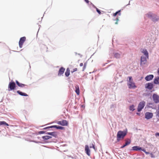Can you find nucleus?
Listing matches in <instances>:
<instances>
[{"mask_svg": "<svg viewBox=\"0 0 159 159\" xmlns=\"http://www.w3.org/2000/svg\"><path fill=\"white\" fill-rule=\"evenodd\" d=\"M145 16L153 22H156L159 20V17L152 12H149Z\"/></svg>", "mask_w": 159, "mask_h": 159, "instance_id": "f257e3e1", "label": "nucleus"}, {"mask_svg": "<svg viewBox=\"0 0 159 159\" xmlns=\"http://www.w3.org/2000/svg\"><path fill=\"white\" fill-rule=\"evenodd\" d=\"M127 134V132L125 131H119L117 134V141H119L121 139H124Z\"/></svg>", "mask_w": 159, "mask_h": 159, "instance_id": "f03ea898", "label": "nucleus"}, {"mask_svg": "<svg viewBox=\"0 0 159 159\" xmlns=\"http://www.w3.org/2000/svg\"><path fill=\"white\" fill-rule=\"evenodd\" d=\"M145 104V102L143 101L140 102L139 104L138 107V111L139 112L141 111L144 107Z\"/></svg>", "mask_w": 159, "mask_h": 159, "instance_id": "7ed1b4c3", "label": "nucleus"}, {"mask_svg": "<svg viewBox=\"0 0 159 159\" xmlns=\"http://www.w3.org/2000/svg\"><path fill=\"white\" fill-rule=\"evenodd\" d=\"M147 57L144 56H141L140 59V65L141 66H143L146 63L147 61Z\"/></svg>", "mask_w": 159, "mask_h": 159, "instance_id": "20e7f679", "label": "nucleus"}, {"mask_svg": "<svg viewBox=\"0 0 159 159\" xmlns=\"http://www.w3.org/2000/svg\"><path fill=\"white\" fill-rule=\"evenodd\" d=\"M152 98L154 102L157 103L159 102V96L155 94H154L152 95Z\"/></svg>", "mask_w": 159, "mask_h": 159, "instance_id": "39448f33", "label": "nucleus"}, {"mask_svg": "<svg viewBox=\"0 0 159 159\" xmlns=\"http://www.w3.org/2000/svg\"><path fill=\"white\" fill-rule=\"evenodd\" d=\"M26 40V37H21L19 41V46L20 48H21L24 42Z\"/></svg>", "mask_w": 159, "mask_h": 159, "instance_id": "423d86ee", "label": "nucleus"}, {"mask_svg": "<svg viewBox=\"0 0 159 159\" xmlns=\"http://www.w3.org/2000/svg\"><path fill=\"white\" fill-rule=\"evenodd\" d=\"M153 116V113L152 112H146L145 113V117L147 119H149L152 118Z\"/></svg>", "mask_w": 159, "mask_h": 159, "instance_id": "0eeeda50", "label": "nucleus"}, {"mask_svg": "<svg viewBox=\"0 0 159 159\" xmlns=\"http://www.w3.org/2000/svg\"><path fill=\"white\" fill-rule=\"evenodd\" d=\"M57 123L62 126H66L68 124V122L66 120H64L58 121Z\"/></svg>", "mask_w": 159, "mask_h": 159, "instance_id": "6e6552de", "label": "nucleus"}, {"mask_svg": "<svg viewBox=\"0 0 159 159\" xmlns=\"http://www.w3.org/2000/svg\"><path fill=\"white\" fill-rule=\"evenodd\" d=\"M56 128L57 129H61V130L63 129H64V128L63 127L60 126H57V125H52L51 126L47 127L46 128H44V129H48V128Z\"/></svg>", "mask_w": 159, "mask_h": 159, "instance_id": "1a4fd4ad", "label": "nucleus"}, {"mask_svg": "<svg viewBox=\"0 0 159 159\" xmlns=\"http://www.w3.org/2000/svg\"><path fill=\"white\" fill-rule=\"evenodd\" d=\"M132 80H129L128 82V85L129 88H134L136 87L134 83L132 82Z\"/></svg>", "mask_w": 159, "mask_h": 159, "instance_id": "9d476101", "label": "nucleus"}, {"mask_svg": "<svg viewBox=\"0 0 159 159\" xmlns=\"http://www.w3.org/2000/svg\"><path fill=\"white\" fill-rule=\"evenodd\" d=\"M65 68L63 67H61L58 71V76H61L63 75V73L64 72V71H65Z\"/></svg>", "mask_w": 159, "mask_h": 159, "instance_id": "9b49d317", "label": "nucleus"}, {"mask_svg": "<svg viewBox=\"0 0 159 159\" xmlns=\"http://www.w3.org/2000/svg\"><path fill=\"white\" fill-rule=\"evenodd\" d=\"M16 84L14 82H12L9 83V88L11 90H13L15 89Z\"/></svg>", "mask_w": 159, "mask_h": 159, "instance_id": "f8f14e48", "label": "nucleus"}, {"mask_svg": "<svg viewBox=\"0 0 159 159\" xmlns=\"http://www.w3.org/2000/svg\"><path fill=\"white\" fill-rule=\"evenodd\" d=\"M85 151L86 154L89 156H90V150L89 149V147L88 145H86L85 148Z\"/></svg>", "mask_w": 159, "mask_h": 159, "instance_id": "ddd939ff", "label": "nucleus"}, {"mask_svg": "<svg viewBox=\"0 0 159 159\" xmlns=\"http://www.w3.org/2000/svg\"><path fill=\"white\" fill-rule=\"evenodd\" d=\"M153 85L152 83L146 84L145 85V87L148 89L151 90L153 88Z\"/></svg>", "mask_w": 159, "mask_h": 159, "instance_id": "4468645a", "label": "nucleus"}, {"mask_svg": "<svg viewBox=\"0 0 159 159\" xmlns=\"http://www.w3.org/2000/svg\"><path fill=\"white\" fill-rule=\"evenodd\" d=\"M125 144H124L121 147V148H124L126 146L129 145L131 143V140L130 139H127L125 140Z\"/></svg>", "mask_w": 159, "mask_h": 159, "instance_id": "2eb2a0df", "label": "nucleus"}, {"mask_svg": "<svg viewBox=\"0 0 159 159\" xmlns=\"http://www.w3.org/2000/svg\"><path fill=\"white\" fill-rule=\"evenodd\" d=\"M142 149L141 148L138 146H135L132 147V150L134 151L142 150Z\"/></svg>", "mask_w": 159, "mask_h": 159, "instance_id": "dca6fc26", "label": "nucleus"}, {"mask_svg": "<svg viewBox=\"0 0 159 159\" xmlns=\"http://www.w3.org/2000/svg\"><path fill=\"white\" fill-rule=\"evenodd\" d=\"M153 77L154 76L153 75H149L145 77V80H152Z\"/></svg>", "mask_w": 159, "mask_h": 159, "instance_id": "f3484780", "label": "nucleus"}, {"mask_svg": "<svg viewBox=\"0 0 159 159\" xmlns=\"http://www.w3.org/2000/svg\"><path fill=\"white\" fill-rule=\"evenodd\" d=\"M142 52L147 58H148V53L146 49H143L142 51Z\"/></svg>", "mask_w": 159, "mask_h": 159, "instance_id": "a211bd4d", "label": "nucleus"}, {"mask_svg": "<svg viewBox=\"0 0 159 159\" xmlns=\"http://www.w3.org/2000/svg\"><path fill=\"white\" fill-rule=\"evenodd\" d=\"M120 52H115L114 53V57L116 58H119L120 57Z\"/></svg>", "mask_w": 159, "mask_h": 159, "instance_id": "6ab92c4d", "label": "nucleus"}, {"mask_svg": "<svg viewBox=\"0 0 159 159\" xmlns=\"http://www.w3.org/2000/svg\"><path fill=\"white\" fill-rule=\"evenodd\" d=\"M121 75L120 73H119L118 72L114 76L115 80H117V79H120L121 78Z\"/></svg>", "mask_w": 159, "mask_h": 159, "instance_id": "aec40b11", "label": "nucleus"}, {"mask_svg": "<svg viewBox=\"0 0 159 159\" xmlns=\"http://www.w3.org/2000/svg\"><path fill=\"white\" fill-rule=\"evenodd\" d=\"M75 92L77 95H79L80 94V89L79 88L78 85H76L75 86Z\"/></svg>", "mask_w": 159, "mask_h": 159, "instance_id": "412c9836", "label": "nucleus"}, {"mask_svg": "<svg viewBox=\"0 0 159 159\" xmlns=\"http://www.w3.org/2000/svg\"><path fill=\"white\" fill-rule=\"evenodd\" d=\"M17 92L19 94H20V95L23 96H28V95L27 94H26V93H23L21 92L19 90L17 91Z\"/></svg>", "mask_w": 159, "mask_h": 159, "instance_id": "4be33fe9", "label": "nucleus"}, {"mask_svg": "<svg viewBox=\"0 0 159 159\" xmlns=\"http://www.w3.org/2000/svg\"><path fill=\"white\" fill-rule=\"evenodd\" d=\"M70 74V70L69 68H67L65 72V75L66 77H68L69 75Z\"/></svg>", "mask_w": 159, "mask_h": 159, "instance_id": "5701e85b", "label": "nucleus"}, {"mask_svg": "<svg viewBox=\"0 0 159 159\" xmlns=\"http://www.w3.org/2000/svg\"><path fill=\"white\" fill-rule=\"evenodd\" d=\"M6 125L7 126H9V125L6 122L4 121H0V125Z\"/></svg>", "mask_w": 159, "mask_h": 159, "instance_id": "b1692460", "label": "nucleus"}, {"mask_svg": "<svg viewBox=\"0 0 159 159\" xmlns=\"http://www.w3.org/2000/svg\"><path fill=\"white\" fill-rule=\"evenodd\" d=\"M120 12V10L116 11L115 13H114L113 16H115L117 14H118L120 16L121 15V13Z\"/></svg>", "mask_w": 159, "mask_h": 159, "instance_id": "393cba45", "label": "nucleus"}, {"mask_svg": "<svg viewBox=\"0 0 159 159\" xmlns=\"http://www.w3.org/2000/svg\"><path fill=\"white\" fill-rule=\"evenodd\" d=\"M51 137L50 136L46 135V136H43L42 138L43 139L47 140V139H50Z\"/></svg>", "mask_w": 159, "mask_h": 159, "instance_id": "a878e982", "label": "nucleus"}, {"mask_svg": "<svg viewBox=\"0 0 159 159\" xmlns=\"http://www.w3.org/2000/svg\"><path fill=\"white\" fill-rule=\"evenodd\" d=\"M16 83L18 86L21 87H23L25 86V85L22 84H20L18 81H16Z\"/></svg>", "mask_w": 159, "mask_h": 159, "instance_id": "bb28decb", "label": "nucleus"}, {"mask_svg": "<svg viewBox=\"0 0 159 159\" xmlns=\"http://www.w3.org/2000/svg\"><path fill=\"white\" fill-rule=\"evenodd\" d=\"M134 105L130 106L129 107V110L131 111H133L134 110Z\"/></svg>", "mask_w": 159, "mask_h": 159, "instance_id": "cd10ccee", "label": "nucleus"}, {"mask_svg": "<svg viewBox=\"0 0 159 159\" xmlns=\"http://www.w3.org/2000/svg\"><path fill=\"white\" fill-rule=\"evenodd\" d=\"M95 8L96 9V11L99 14H101V11L98 8H97L96 7V8Z\"/></svg>", "mask_w": 159, "mask_h": 159, "instance_id": "c85d7f7f", "label": "nucleus"}, {"mask_svg": "<svg viewBox=\"0 0 159 159\" xmlns=\"http://www.w3.org/2000/svg\"><path fill=\"white\" fill-rule=\"evenodd\" d=\"M154 83L155 84H159V80H154Z\"/></svg>", "mask_w": 159, "mask_h": 159, "instance_id": "c756f323", "label": "nucleus"}, {"mask_svg": "<svg viewBox=\"0 0 159 159\" xmlns=\"http://www.w3.org/2000/svg\"><path fill=\"white\" fill-rule=\"evenodd\" d=\"M54 133V132H48L47 133V134L51 135H53Z\"/></svg>", "mask_w": 159, "mask_h": 159, "instance_id": "7c9ffc66", "label": "nucleus"}, {"mask_svg": "<svg viewBox=\"0 0 159 159\" xmlns=\"http://www.w3.org/2000/svg\"><path fill=\"white\" fill-rule=\"evenodd\" d=\"M142 151H143V152H144L146 153V154H149V152H147L145 150V149H142Z\"/></svg>", "mask_w": 159, "mask_h": 159, "instance_id": "2f4dec72", "label": "nucleus"}, {"mask_svg": "<svg viewBox=\"0 0 159 159\" xmlns=\"http://www.w3.org/2000/svg\"><path fill=\"white\" fill-rule=\"evenodd\" d=\"M77 70V69L76 68H74L73 69V71H71L72 73H73L74 72H75Z\"/></svg>", "mask_w": 159, "mask_h": 159, "instance_id": "473e14b6", "label": "nucleus"}, {"mask_svg": "<svg viewBox=\"0 0 159 159\" xmlns=\"http://www.w3.org/2000/svg\"><path fill=\"white\" fill-rule=\"evenodd\" d=\"M150 155L152 158H154L155 157V156L152 153H151Z\"/></svg>", "mask_w": 159, "mask_h": 159, "instance_id": "72a5a7b5", "label": "nucleus"}, {"mask_svg": "<svg viewBox=\"0 0 159 159\" xmlns=\"http://www.w3.org/2000/svg\"><path fill=\"white\" fill-rule=\"evenodd\" d=\"M44 133H45V132H44V131H39V134H44Z\"/></svg>", "mask_w": 159, "mask_h": 159, "instance_id": "f704fd0d", "label": "nucleus"}, {"mask_svg": "<svg viewBox=\"0 0 159 159\" xmlns=\"http://www.w3.org/2000/svg\"><path fill=\"white\" fill-rule=\"evenodd\" d=\"M93 148L95 150V146L94 145L92 144V147L91 146H90V148Z\"/></svg>", "mask_w": 159, "mask_h": 159, "instance_id": "c9c22d12", "label": "nucleus"}, {"mask_svg": "<svg viewBox=\"0 0 159 159\" xmlns=\"http://www.w3.org/2000/svg\"><path fill=\"white\" fill-rule=\"evenodd\" d=\"M90 4L93 7L96 8V7L91 2H90Z\"/></svg>", "mask_w": 159, "mask_h": 159, "instance_id": "e433bc0d", "label": "nucleus"}, {"mask_svg": "<svg viewBox=\"0 0 159 159\" xmlns=\"http://www.w3.org/2000/svg\"><path fill=\"white\" fill-rule=\"evenodd\" d=\"M132 80V77L131 76H129L127 77V80Z\"/></svg>", "mask_w": 159, "mask_h": 159, "instance_id": "4c0bfd02", "label": "nucleus"}, {"mask_svg": "<svg viewBox=\"0 0 159 159\" xmlns=\"http://www.w3.org/2000/svg\"><path fill=\"white\" fill-rule=\"evenodd\" d=\"M116 20L117 21L116 22L115 24H117V21L119 20V19H118L117 18H116Z\"/></svg>", "mask_w": 159, "mask_h": 159, "instance_id": "58836bf2", "label": "nucleus"}, {"mask_svg": "<svg viewBox=\"0 0 159 159\" xmlns=\"http://www.w3.org/2000/svg\"><path fill=\"white\" fill-rule=\"evenodd\" d=\"M154 80H159V76H157V77H156L154 79Z\"/></svg>", "mask_w": 159, "mask_h": 159, "instance_id": "ea45409f", "label": "nucleus"}, {"mask_svg": "<svg viewBox=\"0 0 159 159\" xmlns=\"http://www.w3.org/2000/svg\"><path fill=\"white\" fill-rule=\"evenodd\" d=\"M155 135L156 136H159V133H156Z\"/></svg>", "mask_w": 159, "mask_h": 159, "instance_id": "a19ab883", "label": "nucleus"}, {"mask_svg": "<svg viewBox=\"0 0 159 159\" xmlns=\"http://www.w3.org/2000/svg\"><path fill=\"white\" fill-rule=\"evenodd\" d=\"M84 1L87 3H89V2L88 0H84Z\"/></svg>", "mask_w": 159, "mask_h": 159, "instance_id": "79ce46f5", "label": "nucleus"}, {"mask_svg": "<svg viewBox=\"0 0 159 159\" xmlns=\"http://www.w3.org/2000/svg\"><path fill=\"white\" fill-rule=\"evenodd\" d=\"M80 66H83V63H80Z\"/></svg>", "mask_w": 159, "mask_h": 159, "instance_id": "37998d69", "label": "nucleus"}, {"mask_svg": "<svg viewBox=\"0 0 159 159\" xmlns=\"http://www.w3.org/2000/svg\"><path fill=\"white\" fill-rule=\"evenodd\" d=\"M79 56H80V57H81L82 56V55H81L80 54V53H78V54Z\"/></svg>", "mask_w": 159, "mask_h": 159, "instance_id": "c03bdc74", "label": "nucleus"}, {"mask_svg": "<svg viewBox=\"0 0 159 159\" xmlns=\"http://www.w3.org/2000/svg\"><path fill=\"white\" fill-rule=\"evenodd\" d=\"M85 68H86V66H84L83 67V70H84L85 69Z\"/></svg>", "mask_w": 159, "mask_h": 159, "instance_id": "a18cd8bd", "label": "nucleus"}, {"mask_svg": "<svg viewBox=\"0 0 159 159\" xmlns=\"http://www.w3.org/2000/svg\"><path fill=\"white\" fill-rule=\"evenodd\" d=\"M157 72L158 74V75H159V68L157 70Z\"/></svg>", "mask_w": 159, "mask_h": 159, "instance_id": "49530a36", "label": "nucleus"}, {"mask_svg": "<svg viewBox=\"0 0 159 159\" xmlns=\"http://www.w3.org/2000/svg\"><path fill=\"white\" fill-rule=\"evenodd\" d=\"M130 1H129V3H128V4H127V5H126V6H128V5H130Z\"/></svg>", "mask_w": 159, "mask_h": 159, "instance_id": "de8ad7c7", "label": "nucleus"}, {"mask_svg": "<svg viewBox=\"0 0 159 159\" xmlns=\"http://www.w3.org/2000/svg\"><path fill=\"white\" fill-rule=\"evenodd\" d=\"M86 63H84V66H86Z\"/></svg>", "mask_w": 159, "mask_h": 159, "instance_id": "09e8293b", "label": "nucleus"}, {"mask_svg": "<svg viewBox=\"0 0 159 159\" xmlns=\"http://www.w3.org/2000/svg\"><path fill=\"white\" fill-rule=\"evenodd\" d=\"M75 53L76 55L78 54L76 52H75Z\"/></svg>", "mask_w": 159, "mask_h": 159, "instance_id": "8fccbe9b", "label": "nucleus"}, {"mask_svg": "<svg viewBox=\"0 0 159 159\" xmlns=\"http://www.w3.org/2000/svg\"><path fill=\"white\" fill-rule=\"evenodd\" d=\"M143 77H141V79H143Z\"/></svg>", "mask_w": 159, "mask_h": 159, "instance_id": "3c124183", "label": "nucleus"}, {"mask_svg": "<svg viewBox=\"0 0 159 159\" xmlns=\"http://www.w3.org/2000/svg\"><path fill=\"white\" fill-rule=\"evenodd\" d=\"M39 28L41 26L40 25H39Z\"/></svg>", "mask_w": 159, "mask_h": 159, "instance_id": "603ef678", "label": "nucleus"}]
</instances>
